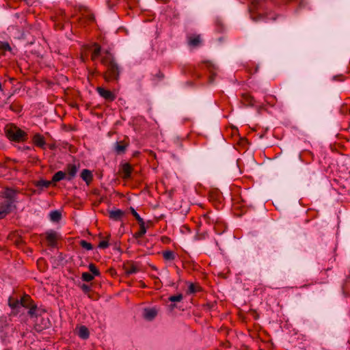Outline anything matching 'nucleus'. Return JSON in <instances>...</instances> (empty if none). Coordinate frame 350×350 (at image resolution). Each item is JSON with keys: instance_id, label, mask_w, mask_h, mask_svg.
Masks as SVG:
<instances>
[{"instance_id": "obj_44", "label": "nucleus", "mask_w": 350, "mask_h": 350, "mask_svg": "<svg viewBox=\"0 0 350 350\" xmlns=\"http://www.w3.org/2000/svg\"><path fill=\"white\" fill-rule=\"evenodd\" d=\"M338 77L334 76V79L336 80Z\"/></svg>"}, {"instance_id": "obj_10", "label": "nucleus", "mask_w": 350, "mask_h": 350, "mask_svg": "<svg viewBox=\"0 0 350 350\" xmlns=\"http://www.w3.org/2000/svg\"><path fill=\"white\" fill-rule=\"evenodd\" d=\"M158 311L155 308H148L144 310L143 316L145 319L152 321L157 315Z\"/></svg>"}, {"instance_id": "obj_16", "label": "nucleus", "mask_w": 350, "mask_h": 350, "mask_svg": "<svg viewBox=\"0 0 350 350\" xmlns=\"http://www.w3.org/2000/svg\"><path fill=\"white\" fill-rule=\"evenodd\" d=\"M20 306H23L29 308L33 304L32 299L29 295H25L19 300Z\"/></svg>"}, {"instance_id": "obj_12", "label": "nucleus", "mask_w": 350, "mask_h": 350, "mask_svg": "<svg viewBox=\"0 0 350 350\" xmlns=\"http://www.w3.org/2000/svg\"><path fill=\"white\" fill-rule=\"evenodd\" d=\"M32 141L36 146L43 149L45 148L46 141L44 137L40 133L35 134L33 137Z\"/></svg>"}, {"instance_id": "obj_7", "label": "nucleus", "mask_w": 350, "mask_h": 350, "mask_svg": "<svg viewBox=\"0 0 350 350\" xmlns=\"http://www.w3.org/2000/svg\"><path fill=\"white\" fill-rule=\"evenodd\" d=\"M133 170V167L129 163L122 164L120 172L122 178L124 180L131 178Z\"/></svg>"}, {"instance_id": "obj_34", "label": "nucleus", "mask_w": 350, "mask_h": 350, "mask_svg": "<svg viewBox=\"0 0 350 350\" xmlns=\"http://www.w3.org/2000/svg\"><path fill=\"white\" fill-rule=\"evenodd\" d=\"M94 276L88 272H83L81 275V279L85 282H91L94 280Z\"/></svg>"}, {"instance_id": "obj_29", "label": "nucleus", "mask_w": 350, "mask_h": 350, "mask_svg": "<svg viewBox=\"0 0 350 350\" xmlns=\"http://www.w3.org/2000/svg\"><path fill=\"white\" fill-rule=\"evenodd\" d=\"M50 219L52 221H59L61 219L62 215L58 211H53L50 213Z\"/></svg>"}, {"instance_id": "obj_31", "label": "nucleus", "mask_w": 350, "mask_h": 350, "mask_svg": "<svg viewBox=\"0 0 350 350\" xmlns=\"http://www.w3.org/2000/svg\"><path fill=\"white\" fill-rule=\"evenodd\" d=\"M8 305L12 309H16L20 307V303L18 299H14L11 297L9 298Z\"/></svg>"}, {"instance_id": "obj_45", "label": "nucleus", "mask_w": 350, "mask_h": 350, "mask_svg": "<svg viewBox=\"0 0 350 350\" xmlns=\"http://www.w3.org/2000/svg\"><path fill=\"white\" fill-rule=\"evenodd\" d=\"M260 350H262V349H260Z\"/></svg>"}, {"instance_id": "obj_27", "label": "nucleus", "mask_w": 350, "mask_h": 350, "mask_svg": "<svg viewBox=\"0 0 350 350\" xmlns=\"http://www.w3.org/2000/svg\"><path fill=\"white\" fill-rule=\"evenodd\" d=\"M66 178V172L63 171H58L57 172L52 178L53 182H58Z\"/></svg>"}, {"instance_id": "obj_1", "label": "nucleus", "mask_w": 350, "mask_h": 350, "mask_svg": "<svg viewBox=\"0 0 350 350\" xmlns=\"http://www.w3.org/2000/svg\"><path fill=\"white\" fill-rule=\"evenodd\" d=\"M6 137L12 142H23L27 140L26 132L14 124H8L5 126Z\"/></svg>"}, {"instance_id": "obj_37", "label": "nucleus", "mask_w": 350, "mask_h": 350, "mask_svg": "<svg viewBox=\"0 0 350 350\" xmlns=\"http://www.w3.org/2000/svg\"><path fill=\"white\" fill-rule=\"evenodd\" d=\"M183 299L182 294H178L176 295L170 296L169 300L172 302H179Z\"/></svg>"}, {"instance_id": "obj_33", "label": "nucleus", "mask_w": 350, "mask_h": 350, "mask_svg": "<svg viewBox=\"0 0 350 350\" xmlns=\"http://www.w3.org/2000/svg\"><path fill=\"white\" fill-rule=\"evenodd\" d=\"M265 102L271 106H273L275 103V97L272 95H266L264 98Z\"/></svg>"}, {"instance_id": "obj_3", "label": "nucleus", "mask_w": 350, "mask_h": 350, "mask_svg": "<svg viewBox=\"0 0 350 350\" xmlns=\"http://www.w3.org/2000/svg\"><path fill=\"white\" fill-rule=\"evenodd\" d=\"M17 193V191L6 188L2 193V195L0 196V198H3L5 204H10V208L12 210L15 207L14 203L16 201V197Z\"/></svg>"}, {"instance_id": "obj_22", "label": "nucleus", "mask_w": 350, "mask_h": 350, "mask_svg": "<svg viewBox=\"0 0 350 350\" xmlns=\"http://www.w3.org/2000/svg\"><path fill=\"white\" fill-rule=\"evenodd\" d=\"M202 291L201 286L197 283H188L187 294H194Z\"/></svg>"}, {"instance_id": "obj_30", "label": "nucleus", "mask_w": 350, "mask_h": 350, "mask_svg": "<svg viewBox=\"0 0 350 350\" xmlns=\"http://www.w3.org/2000/svg\"><path fill=\"white\" fill-rule=\"evenodd\" d=\"M163 256L166 260H173L175 258V254L172 251L167 250L163 252Z\"/></svg>"}, {"instance_id": "obj_14", "label": "nucleus", "mask_w": 350, "mask_h": 350, "mask_svg": "<svg viewBox=\"0 0 350 350\" xmlns=\"http://www.w3.org/2000/svg\"><path fill=\"white\" fill-rule=\"evenodd\" d=\"M101 63L105 67L115 63L114 58L111 53L108 51L105 52V54L101 58Z\"/></svg>"}, {"instance_id": "obj_32", "label": "nucleus", "mask_w": 350, "mask_h": 350, "mask_svg": "<svg viewBox=\"0 0 350 350\" xmlns=\"http://www.w3.org/2000/svg\"><path fill=\"white\" fill-rule=\"evenodd\" d=\"M89 270L92 273V275L94 276H99L100 273L99 270L97 269L96 265L93 263H90L89 265Z\"/></svg>"}, {"instance_id": "obj_42", "label": "nucleus", "mask_w": 350, "mask_h": 350, "mask_svg": "<svg viewBox=\"0 0 350 350\" xmlns=\"http://www.w3.org/2000/svg\"><path fill=\"white\" fill-rule=\"evenodd\" d=\"M88 21L89 23H92L94 21V16L92 14L88 15Z\"/></svg>"}, {"instance_id": "obj_39", "label": "nucleus", "mask_w": 350, "mask_h": 350, "mask_svg": "<svg viewBox=\"0 0 350 350\" xmlns=\"http://www.w3.org/2000/svg\"><path fill=\"white\" fill-rule=\"evenodd\" d=\"M0 49L3 51H10L11 47L8 42H0Z\"/></svg>"}, {"instance_id": "obj_5", "label": "nucleus", "mask_w": 350, "mask_h": 350, "mask_svg": "<svg viewBox=\"0 0 350 350\" xmlns=\"http://www.w3.org/2000/svg\"><path fill=\"white\" fill-rule=\"evenodd\" d=\"M96 92L100 96L107 101L112 102L116 98V94L110 90H106L103 87H97Z\"/></svg>"}, {"instance_id": "obj_6", "label": "nucleus", "mask_w": 350, "mask_h": 350, "mask_svg": "<svg viewBox=\"0 0 350 350\" xmlns=\"http://www.w3.org/2000/svg\"><path fill=\"white\" fill-rule=\"evenodd\" d=\"M59 239V234L55 231L50 230L46 232V241L50 247H56Z\"/></svg>"}, {"instance_id": "obj_17", "label": "nucleus", "mask_w": 350, "mask_h": 350, "mask_svg": "<svg viewBox=\"0 0 350 350\" xmlns=\"http://www.w3.org/2000/svg\"><path fill=\"white\" fill-rule=\"evenodd\" d=\"M124 213L120 209H116L114 211H111L109 212V217L110 219L114 221H120L124 216Z\"/></svg>"}, {"instance_id": "obj_40", "label": "nucleus", "mask_w": 350, "mask_h": 350, "mask_svg": "<svg viewBox=\"0 0 350 350\" xmlns=\"http://www.w3.org/2000/svg\"><path fill=\"white\" fill-rule=\"evenodd\" d=\"M109 246V243L107 240L101 241L98 244V247L105 249Z\"/></svg>"}, {"instance_id": "obj_15", "label": "nucleus", "mask_w": 350, "mask_h": 350, "mask_svg": "<svg viewBox=\"0 0 350 350\" xmlns=\"http://www.w3.org/2000/svg\"><path fill=\"white\" fill-rule=\"evenodd\" d=\"M213 228L215 232L220 233L226 230V226L221 220L217 217L213 224Z\"/></svg>"}, {"instance_id": "obj_43", "label": "nucleus", "mask_w": 350, "mask_h": 350, "mask_svg": "<svg viewBox=\"0 0 350 350\" xmlns=\"http://www.w3.org/2000/svg\"><path fill=\"white\" fill-rule=\"evenodd\" d=\"M25 149L26 150H29V147L27 146V147H25Z\"/></svg>"}, {"instance_id": "obj_21", "label": "nucleus", "mask_w": 350, "mask_h": 350, "mask_svg": "<svg viewBox=\"0 0 350 350\" xmlns=\"http://www.w3.org/2000/svg\"><path fill=\"white\" fill-rule=\"evenodd\" d=\"M81 177L88 185L91 183L93 178L91 171L87 169L83 170L81 174Z\"/></svg>"}, {"instance_id": "obj_28", "label": "nucleus", "mask_w": 350, "mask_h": 350, "mask_svg": "<svg viewBox=\"0 0 350 350\" xmlns=\"http://www.w3.org/2000/svg\"><path fill=\"white\" fill-rule=\"evenodd\" d=\"M94 49L92 51V59L93 61L96 60L99 56H100V51H101V48L99 45H98L97 44H95L94 45Z\"/></svg>"}, {"instance_id": "obj_4", "label": "nucleus", "mask_w": 350, "mask_h": 350, "mask_svg": "<svg viewBox=\"0 0 350 350\" xmlns=\"http://www.w3.org/2000/svg\"><path fill=\"white\" fill-rule=\"evenodd\" d=\"M51 325V322L49 318L43 317L42 314L36 319L34 324V329L36 332H40L44 329L49 328Z\"/></svg>"}, {"instance_id": "obj_35", "label": "nucleus", "mask_w": 350, "mask_h": 350, "mask_svg": "<svg viewBox=\"0 0 350 350\" xmlns=\"http://www.w3.org/2000/svg\"><path fill=\"white\" fill-rule=\"evenodd\" d=\"M80 245L86 250H92L93 249L92 245L85 240L80 241Z\"/></svg>"}, {"instance_id": "obj_9", "label": "nucleus", "mask_w": 350, "mask_h": 350, "mask_svg": "<svg viewBox=\"0 0 350 350\" xmlns=\"http://www.w3.org/2000/svg\"><path fill=\"white\" fill-rule=\"evenodd\" d=\"M12 211L10 204H5L3 198H0V219L4 218Z\"/></svg>"}, {"instance_id": "obj_36", "label": "nucleus", "mask_w": 350, "mask_h": 350, "mask_svg": "<svg viewBox=\"0 0 350 350\" xmlns=\"http://www.w3.org/2000/svg\"><path fill=\"white\" fill-rule=\"evenodd\" d=\"M130 211L133 217L136 219L138 224L142 223L144 219L140 217V215L135 211V210L133 207H130Z\"/></svg>"}, {"instance_id": "obj_38", "label": "nucleus", "mask_w": 350, "mask_h": 350, "mask_svg": "<svg viewBox=\"0 0 350 350\" xmlns=\"http://www.w3.org/2000/svg\"><path fill=\"white\" fill-rule=\"evenodd\" d=\"M51 181L41 180L38 182L37 186L47 188L51 185Z\"/></svg>"}, {"instance_id": "obj_26", "label": "nucleus", "mask_w": 350, "mask_h": 350, "mask_svg": "<svg viewBox=\"0 0 350 350\" xmlns=\"http://www.w3.org/2000/svg\"><path fill=\"white\" fill-rule=\"evenodd\" d=\"M126 145L122 142H116L115 145V150L117 154H122L126 149Z\"/></svg>"}, {"instance_id": "obj_20", "label": "nucleus", "mask_w": 350, "mask_h": 350, "mask_svg": "<svg viewBox=\"0 0 350 350\" xmlns=\"http://www.w3.org/2000/svg\"><path fill=\"white\" fill-rule=\"evenodd\" d=\"M126 274L131 275L139 271V268L133 263H129L124 267Z\"/></svg>"}, {"instance_id": "obj_19", "label": "nucleus", "mask_w": 350, "mask_h": 350, "mask_svg": "<svg viewBox=\"0 0 350 350\" xmlns=\"http://www.w3.org/2000/svg\"><path fill=\"white\" fill-rule=\"evenodd\" d=\"M242 103L246 106H254L255 100L250 94H243L242 95Z\"/></svg>"}, {"instance_id": "obj_25", "label": "nucleus", "mask_w": 350, "mask_h": 350, "mask_svg": "<svg viewBox=\"0 0 350 350\" xmlns=\"http://www.w3.org/2000/svg\"><path fill=\"white\" fill-rule=\"evenodd\" d=\"M139 230L135 233V238L139 239L142 237L146 233V228L145 226V223L143 221L142 223H139Z\"/></svg>"}, {"instance_id": "obj_23", "label": "nucleus", "mask_w": 350, "mask_h": 350, "mask_svg": "<svg viewBox=\"0 0 350 350\" xmlns=\"http://www.w3.org/2000/svg\"><path fill=\"white\" fill-rule=\"evenodd\" d=\"M67 172L68 174L67 179L68 180H72L77 174V166L74 164H68L67 166Z\"/></svg>"}, {"instance_id": "obj_2", "label": "nucleus", "mask_w": 350, "mask_h": 350, "mask_svg": "<svg viewBox=\"0 0 350 350\" xmlns=\"http://www.w3.org/2000/svg\"><path fill=\"white\" fill-rule=\"evenodd\" d=\"M107 70L104 74V79L106 81H118L120 77V70L118 65L115 62L106 66Z\"/></svg>"}, {"instance_id": "obj_13", "label": "nucleus", "mask_w": 350, "mask_h": 350, "mask_svg": "<svg viewBox=\"0 0 350 350\" xmlns=\"http://www.w3.org/2000/svg\"><path fill=\"white\" fill-rule=\"evenodd\" d=\"M43 312H44V310L38 308L36 305L34 304L29 308L28 314L31 317H36L37 319L40 316Z\"/></svg>"}, {"instance_id": "obj_8", "label": "nucleus", "mask_w": 350, "mask_h": 350, "mask_svg": "<svg viewBox=\"0 0 350 350\" xmlns=\"http://www.w3.org/2000/svg\"><path fill=\"white\" fill-rule=\"evenodd\" d=\"M216 218V216L213 213H207L206 214L202 215L200 217V225H202L204 224L208 225H213Z\"/></svg>"}, {"instance_id": "obj_11", "label": "nucleus", "mask_w": 350, "mask_h": 350, "mask_svg": "<svg viewBox=\"0 0 350 350\" xmlns=\"http://www.w3.org/2000/svg\"><path fill=\"white\" fill-rule=\"evenodd\" d=\"M188 44L190 46L197 47L200 45L202 40L200 35H189L187 36Z\"/></svg>"}, {"instance_id": "obj_41", "label": "nucleus", "mask_w": 350, "mask_h": 350, "mask_svg": "<svg viewBox=\"0 0 350 350\" xmlns=\"http://www.w3.org/2000/svg\"><path fill=\"white\" fill-rule=\"evenodd\" d=\"M81 289L83 290V291L84 293H88L90 291V287L88 285L83 284L81 286Z\"/></svg>"}, {"instance_id": "obj_24", "label": "nucleus", "mask_w": 350, "mask_h": 350, "mask_svg": "<svg viewBox=\"0 0 350 350\" xmlns=\"http://www.w3.org/2000/svg\"><path fill=\"white\" fill-rule=\"evenodd\" d=\"M205 66L211 74V76L210 77V81L212 82L213 81V76L216 75L215 71L217 70V68L211 62H206Z\"/></svg>"}, {"instance_id": "obj_18", "label": "nucleus", "mask_w": 350, "mask_h": 350, "mask_svg": "<svg viewBox=\"0 0 350 350\" xmlns=\"http://www.w3.org/2000/svg\"><path fill=\"white\" fill-rule=\"evenodd\" d=\"M77 335L82 339H88L90 336V332L84 325H81L77 329Z\"/></svg>"}]
</instances>
